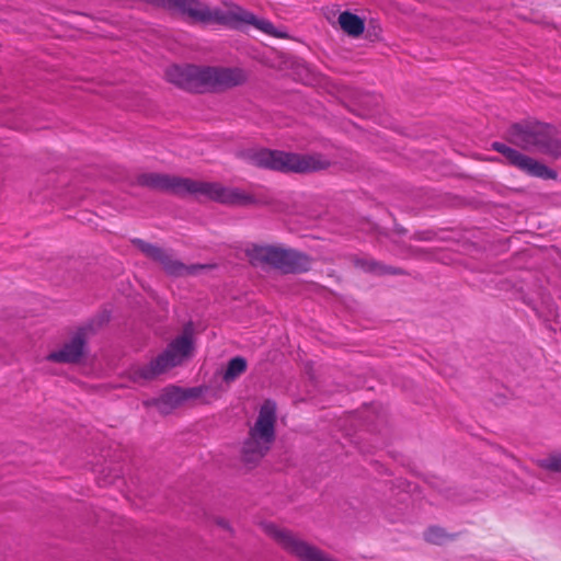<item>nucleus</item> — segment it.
<instances>
[{
    "label": "nucleus",
    "mask_w": 561,
    "mask_h": 561,
    "mask_svg": "<svg viewBox=\"0 0 561 561\" xmlns=\"http://www.w3.org/2000/svg\"><path fill=\"white\" fill-rule=\"evenodd\" d=\"M355 264H356V266H358L365 271L374 272L377 274H397V273H399L398 270L385 266L371 259H356Z\"/></svg>",
    "instance_id": "nucleus-18"
},
{
    "label": "nucleus",
    "mask_w": 561,
    "mask_h": 561,
    "mask_svg": "<svg viewBox=\"0 0 561 561\" xmlns=\"http://www.w3.org/2000/svg\"><path fill=\"white\" fill-rule=\"evenodd\" d=\"M507 139L524 150L535 148L538 152L553 159L561 158V139L556 128L536 123H518L507 130Z\"/></svg>",
    "instance_id": "nucleus-5"
},
{
    "label": "nucleus",
    "mask_w": 561,
    "mask_h": 561,
    "mask_svg": "<svg viewBox=\"0 0 561 561\" xmlns=\"http://www.w3.org/2000/svg\"><path fill=\"white\" fill-rule=\"evenodd\" d=\"M192 339L187 334L176 337L168 348L147 365L129 368L128 376L134 382L142 383L157 378L168 369L179 365L192 352Z\"/></svg>",
    "instance_id": "nucleus-6"
},
{
    "label": "nucleus",
    "mask_w": 561,
    "mask_h": 561,
    "mask_svg": "<svg viewBox=\"0 0 561 561\" xmlns=\"http://www.w3.org/2000/svg\"><path fill=\"white\" fill-rule=\"evenodd\" d=\"M506 160L511 165L517 168L530 176L546 180L557 178L556 171L549 169L547 165L537 161L536 159L517 151L516 149H513L511 152H508Z\"/></svg>",
    "instance_id": "nucleus-11"
},
{
    "label": "nucleus",
    "mask_w": 561,
    "mask_h": 561,
    "mask_svg": "<svg viewBox=\"0 0 561 561\" xmlns=\"http://www.w3.org/2000/svg\"><path fill=\"white\" fill-rule=\"evenodd\" d=\"M492 148L495 151L502 153L505 158L508 154V152H511L513 150V148L506 146L505 144L499 142V141L493 142Z\"/></svg>",
    "instance_id": "nucleus-21"
},
{
    "label": "nucleus",
    "mask_w": 561,
    "mask_h": 561,
    "mask_svg": "<svg viewBox=\"0 0 561 561\" xmlns=\"http://www.w3.org/2000/svg\"><path fill=\"white\" fill-rule=\"evenodd\" d=\"M193 396L194 389L184 390L178 387H168L162 391L156 404L160 412L169 413Z\"/></svg>",
    "instance_id": "nucleus-14"
},
{
    "label": "nucleus",
    "mask_w": 561,
    "mask_h": 561,
    "mask_svg": "<svg viewBox=\"0 0 561 561\" xmlns=\"http://www.w3.org/2000/svg\"><path fill=\"white\" fill-rule=\"evenodd\" d=\"M247 360L241 357V356H237V357H233L231 358L228 364H227V368L224 373V380L226 382H231L233 380H236L237 378H239L245 370H247Z\"/></svg>",
    "instance_id": "nucleus-17"
},
{
    "label": "nucleus",
    "mask_w": 561,
    "mask_h": 561,
    "mask_svg": "<svg viewBox=\"0 0 561 561\" xmlns=\"http://www.w3.org/2000/svg\"><path fill=\"white\" fill-rule=\"evenodd\" d=\"M275 424L276 403L265 400L242 446L241 460L244 465L254 467L268 453L275 439Z\"/></svg>",
    "instance_id": "nucleus-4"
},
{
    "label": "nucleus",
    "mask_w": 561,
    "mask_h": 561,
    "mask_svg": "<svg viewBox=\"0 0 561 561\" xmlns=\"http://www.w3.org/2000/svg\"><path fill=\"white\" fill-rule=\"evenodd\" d=\"M341 28L353 37H358L365 30L364 21L356 14L344 11L339 15Z\"/></svg>",
    "instance_id": "nucleus-15"
},
{
    "label": "nucleus",
    "mask_w": 561,
    "mask_h": 561,
    "mask_svg": "<svg viewBox=\"0 0 561 561\" xmlns=\"http://www.w3.org/2000/svg\"><path fill=\"white\" fill-rule=\"evenodd\" d=\"M137 184L176 195H193L227 205H249L254 202L252 195L239 188L225 187L216 182L196 181L187 178L160 173H142Z\"/></svg>",
    "instance_id": "nucleus-1"
},
{
    "label": "nucleus",
    "mask_w": 561,
    "mask_h": 561,
    "mask_svg": "<svg viewBox=\"0 0 561 561\" xmlns=\"http://www.w3.org/2000/svg\"><path fill=\"white\" fill-rule=\"evenodd\" d=\"M165 78L183 90L204 93L224 91L243 84L248 76L241 68L173 65L167 69Z\"/></svg>",
    "instance_id": "nucleus-2"
},
{
    "label": "nucleus",
    "mask_w": 561,
    "mask_h": 561,
    "mask_svg": "<svg viewBox=\"0 0 561 561\" xmlns=\"http://www.w3.org/2000/svg\"><path fill=\"white\" fill-rule=\"evenodd\" d=\"M131 243L137 247L139 251H141L147 257L159 263L163 271L172 276L194 275L199 270H204L206 267L205 265L198 264L185 265L175 259L171 251L159 248L138 238L133 239Z\"/></svg>",
    "instance_id": "nucleus-9"
},
{
    "label": "nucleus",
    "mask_w": 561,
    "mask_h": 561,
    "mask_svg": "<svg viewBox=\"0 0 561 561\" xmlns=\"http://www.w3.org/2000/svg\"><path fill=\"white\" fill-rule=\"evenodd\" d=\"M161 4L173 13L186 16L193 22H202L207 4L201 0H161Z\"/></svg>",
    "instance_id": "nucleus-13"
},
{
    "label": "nucleus",
    "mask_w": 561,
    "mask_h": 561,
    "mask_svg": "<svg viewBox=\"0 0 561 561\" xmlns=\"http://www.w3.org/2000/svg\"><path fill=\"white\" fill-rule=\"evenodd\" d=\"M226 9L206 7L203 23H218L230 27L242 24L244 9L234 3H225Z\"/></svg>",
    "instance_id": "nucleus-12"
},
{
    "label": "nucleus",
    "mask_w": 561,
    "mask_h": 561,
    "mask_svg": "<svg viewBox=\"0 0 561 561\" xmlns=\"http://www.w3.org/2000/svg\"><path fill=\"white\" fill-rule=\"evenodd\" d=\"M245 160L257 168L284 173H309L328 169L331 163L321 154H301L282 150L253 149L244 153Z\"/></svg>",
    "instance_id": "nucleus-3"
},
{
    "label": "nucleus",
    "mask_w": 561,
    "mask_h": 561,
    "mask_svg": "<svg viewBox=\"0 0 561 561\" xmlns=\"http://www.w3.org/2000/svg\"><path fill=\"white\" fill-rule=\"evenodd\" d=\"M247 253L252 264H267L285 273L307 271L310 265L307 255L280 245H253Z\"/></svg>",
    "instance_id": "nucleus-7"
},
{
    "label": "nucleus",
    "mask_w": 561,
    "mask_h": 561,
    "mask_svg": "<svg viewBox=\"0 0 561 561\" xmlns=\"http://www.w3.org/2000/svg\"><path fill=\"white\" fill-rule=\"evenodd\" d=\"M540 467L550 471L561 472V454L550 455L540 461Z\"/></svg>",
    "instance_id": "nucleus-20"
},
{
    "label": "nucleus",
    "mask_w": 561,
    "mask_h": 561,
    "mask_svg": "<svg viewBox=\"0 0 561 561\" xmlns=\"http://www.w3.org/2000/svg\"><path fill=\"white\" fill-rule=\"evenodd\" d=\"M93 333L94 327L92 323L78 328L71 339L60 350L48 354L46 359L64 364L79 363L84 355L87 340Z\"/></svg>",
    "instance_id": "nucleus-10"
},
{
    "label": "nucleus",
    "mask_w": 561,
    "mask_h": 561,
    "mask_svg": "<svg viewBox=\"0 0 561 561\" xmlns=\"http://www.w3.org/2000/svg\"><path fill=\"white\" fill-rule=\"evenodd\" d=\"M242 24L253 25L255 28L262 31L265 34L275 36V37H284L283 34L278 33L273 23L267 20L256 18L252 12L244 9Z\"/></svg>",
    "instance_id": "nucleus-16"
},
{
    "label": "nucleus",
    "mask_w": 561,
    "mask_h": 561,
    "mask_svg": "<svg viewBox=\"0 0 561 561\" xmlns=\"http://www.w3.org/2000/svg\"><path fill=\"white\" fill-rule=\"evenodd\" d=\"M265 529L286 553L298 561H336L291 530L279 528L272 524L267 525Z\"/></svg>",
    "instance_id": "nucleus-8"
},
{
    "label": "nucleus",
    "mask_w": 561,
    "mask_h": 561,
    "mask_svg": "<svg viewBox=\"0 0 561 561\" xmlns=\"http://www.w3.org/2000/svg\"><path fill=\"white\" fill-rule=\"evenodd\" d=\"M447 538L448 535L439 527H431L425 533L426 541L434 545H442Z\"/></svg>",
    "instance_id": "nucleus-19"
}]
</instances>
